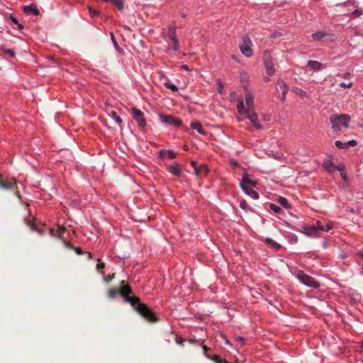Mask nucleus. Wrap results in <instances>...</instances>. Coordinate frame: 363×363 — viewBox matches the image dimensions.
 <instances>
[{"mask_svg": "<svg viewBox=\"0 0 363 363\" xmlns=\"http://www.w3.org/2000/svg\"><path fill=\"white\" fill-rule=\"evenodd\" d=\"M125 281H121V287L111 288L108 291V296L111 298H115L118 294L125 298V301L129 303L131 306L140 315L149 322L155 323L157 321L155 313L147 306L145 303L140 302V298L133 294V291L128 285H123Z\"/></svg>", "mask_w": 363, "mask_h": 363, "instance_id": "obj_1", "label": "nucleus"}, {"mask_svg": "<svg viewBox=\"0 0 363 363\" xmlns=\"http://www.w3.org/2000/svg\"><path fill=\"white\" fill-rule=\"evenodd\" d=\"M351 117L348 114H340L331 115L330 117V122L332 125V128L334 131H338L340 130V127L348 128V123L350 121Z\"/></svg>", "mask_w": 363, "mask_h": 363, "instance_id": "obj_2", "label": "nucleus"}, {"mask_svg": "<svg viewBox=\"0 0 363 363\" xmlns=\"http://www.w3.org/2000/svg\"><path fill=\"white\" fill-rule=\"evenodd\" d=\"M298 280L304 285L312 287L313 289H318L320 286V284L315 280L314 278L305 274L303 272H299L297 274Z\"/></svg>", "mask_w": 363, "mask_h": 363, "instance_id": "obj_3", "label": "nucleus"}, {"mask_svg": "<svg viewBox=\"0 0 363 363\" xmlns=\"http://www.w3.org/2000/svg\"><path fill=\"white\" fill-rule=\"evenodd\" d=\"M242 42L240 45V49L242 53L246 57H251L253 54L251 46L252 45V40L248 36H244L242 39Z\"/></svg>", "mask_w": 363, "mask_h": 363, "instance_id": "obj_4", "label": "nucleus"}, {"mask_svg": "<svg viewBox=\"0 0 363 363\" xmlns=\"http://www.w3.org/2000/svg\"><path fill=\"white\" fill-rule=\"evenodd\" d=\"M159 118L162 123L166 125L179 127L182 125V121L179 118H174L171 115L159 114Z\"/></svg>", "mask_w": 363, "mask_h": 363, "instance_id": "obj_5", "label": "nucleus"}, {"mask_svg": "<svg viewBox=\"0 0 363 363\" xmlns=\"http://www.w3.org/2000/svg\"><path fill=\"white\" fill-rule=\"evenodd\" d=\"M0 187L5 190H11L13 191L15 195H16L18 198L21 197L20 192L18 190V187L16 186V180H13V182H8L0 179Z\"/></svg>", "mask_w": 363, "mask_h": 363, "instance_id": "obj_6", "label": "nucleus"}, {"mask_svg": "<svg viewBox=\"0 0 363 363\" xmlns=\"http://www.w3.org/2000/svg\"><path fill=\"white\" fill-rule=\"evenodd\" d=\"M133 118L137 121L138 125L141 128H144L147 125L146 120L144 118V113L139 109L133 108L132 109Z\"/></svg>", "mask_w": 363, "mask_h": 363, "instance_id": "obj_7", "label": "nucleus"}, {"mask_svg": "<svg viewBox=\"0 0 363 363\" xmlns=\"http://www.w3.org/2000/svg\"><path fill=\"white\" fill-rule=\"evenodd\" d=\"M168 36L172 41V47L174 50H177L179 48V40L177 38L176 28L171 26L168 30Z\"/></svg>", "mask_w": 363, "mask_h": 363, "instance_id": "obj_8", "label": "nucleus"}, {"mask_svg": "<svg viewBox=\"0 0 363 363\" xmlns=\"http://www.w3.org/2000/svg\"><path fill=\"white\" fill-rule=\"evenodd\" d=\"M246 117L251 121L253 126L256 129H260L262 128L261 124L258 121L257 115L255 113L252 112L251 111H247V113L246 114Z\"/></svg>", "mask_w": 363, "mask_h": 363, "instance_id": "obj_9", "label": "nucleus"}, {"mask_svg": "<svg viewBox=\"0 0 363 363\" xmlns=\"http://www.w3.org/2000/svg\"><path fill=\"white\" fill-rule=\"evenodd\" d=\"M277 90H279V89L281 91V99L282 101H284L286 99V94L289 90V87L287 86L286 84L281 79H279L277 82Z\"/></svg>", "mask_w": 363, "mask_h": 363, "instance_id": "obj_10", "label": "nucleus"}, {"mask_svg": "<svg viewBox=\"0 0 363 363\" xmlns=\"http://www.w3.org/2000/svg\"><path fill=\"white\" fill-rule=\"evenodd\" d=\"M303 231L306 235L308 236H319V233L315 228V225H303Z\"/></svg>", "mask_w": 363, "mask_h": 363, "instance_id": "obj_11", "label": "nucleus"}, {"mask_svg": "<svg viewBox=\"0 0 363 363\" xmlns=\"http://www.w3.org/2000/svg\"><path fill=\"white\" fill-rule=\"evenodd\" d=\"M23 11L26 14H33L34 16H38L40 14V11L37 8V6L34 4H32L29 6H24L23 7Z\"/></svg>", "mask_w": 363, "mask_h": 363, "instance_id": "obj_12", "label": "nucleus"}, {"mask_svg": "<svg viewBox=\"0 0 363 363\" xmlns=\"http://www.w3.org/2000/svg\"><path fill=\"white\" fill-rule=\"evenodd\" d=\"M168 171L176 177H179L182 173V168L179 163L174 162L173 164L169 165Z\"/></svg>", "mask_w": 363, "mask_h": 363, "instance_id": "obj_13", "label": "nucleus"}, {"mask_svg": "<svg viewBox=\"0 0 363 363\" xmlns=\"http://www.w3.org/2000/svg\"><path fill=\"white\" fill-rule=\"evenodd\" d=\"M209 169L208 166L206 164H201L199 166V167L196 169L195 174L199 177H205L208 173Z\"/></svg>", "mask_w": 363, "mask_h": 363, "instance_id": "obj_14", "label": "nucleus"}, {"mask_svg": "<svg viewBox=\"0 0 363 363\" xmlns=\"http://www.w3.org/2000/svg\"><path fill=\"white\" fill-rule=\"evenodd\" d=\"M323 167L330 173H333L336 171V165H335L334 163L329 160L323 162Z\"/></svg>", "mask_w": 363, "mask_h": 363, "instance_id": "obj_15", "label": "nucleus"}, {"mask_svg": "<svg viewBox=\"0 0 363 363\" xmlns=\"http://www.w3.org/2000/svg\"><path fill=\"white\" fill-rule=\"evenodd\" d=\"M190 126H191V128L192 129L196 130L198 131V133L201 134V135H205L206 133L205 131V130L203 129V128L202 125L201 124V123L199 122V121L191 123Z\"/></svg>", "mask_w": 363, "mask_h": 363, "instance_id": "obj_16", "label": "nucleus"}, {"mask_svg": "<svg viewBox=\"0 0 363 363\" xmlns=\"http://www.w3.org/2000/svg\"><path fill=\"white\" fill-rule=\"evenodd\" d=\"M237 108L240 114L245 115L247 113V111H250V110L245 108L244 105V101L242 99L238 101L237 104Z\"/></svg>", "mask_w": 363, "mask_h": 363, "instance_id": "obj_17", "label": "nucleus"}, {"mask_svg": "<svg viewBox=\"0 0 363 363\" xmlns=\"http://www.w3.org/2000/svg\"><path fill=\"white\" fill-rule=\"evenodd\" d=\"M308 66L314 71H318L323 67L322 64L318 61L309 60L308 62Z\"/></svg>", "mask_w": 363, "mask_h": 363, "instance_id": "obj_18", "label": "nucleus"}, {"mask_svg": "<svg viewBox=\"0 0 363 363\" xmlns=\"http://www.w3.org/2000/svg\"><path fill=\"white\" fill-rule=\"evenodd\" d=\"M264 66H265V68H266V72H267V74L269 76H272V75H273L274 74L275 69L274 67V65H273L272 61H271V62H266V63H264Z\"/></svg>", "mask_w": 363, "mask_h": 363, "instance_id": "obj_19", "label": "nucleus"}, {"mask_svg": "<svg viewBox=\"0 0 363 363\" xmlns=\"http://www.w3.org/2000/svg\"><path fill=\"white\" fill-rule=\"evenodd\" d=\"M240 183H242L247 186L250 185L252 186H255L257 182L255 180L250 179L247 175H245L242 177V179Z\"/></svg>", "mask_w": 363, "mask_h": 363, "instance_id": "obj_20", "label": "nucleus"}, {"mask_svg": "<svg viewBox=\"0 0 363 363\" xmlns=\"http://www.w3.org/2000/svg\"><path fill=\"white\" fill-rule=\"evenodd\" d=\"M166 153L168 155V157L169 159H174L176 157V156H177L176 152H173L172 150H164V149L160 150V157H163V155L164 154H166Z\"/></svg>", "mask_w": 363, "mask_h": 363, "instance_id": "obj_21", "label": "nucleus"}, {"mask_svg": "<svg viewBox=\"0 0 363 363\" xmlns=\"http://www.w3.org/2000/svg\"><path fill=\"white\" fill-rule=\"evenodd\" d=\"M278 201V203H279L280 205H281L282 206H284V208H291V206H290V204L289 203L288 200H287L286 198H284V197H281H281H279V198L278 199V201Z\"/></svg>", "mask_w": 363, "mask_h": 363, "instance_id": "obj_22", "label": "nucleus"}, {"mask_svg": "<svg viewBox=\"0 0 363 363\" xmlns=\"http://www.w3.org/2000/svg\"><path fill=\"white\" fill-rule=\"evenodd\" d=\"M206 357L214 361L216 363H223V361H224V359H220V356L218 355H211L208 354H206Z\"/></svg>", "mask_w": 363, "mask_h": 363, "instance_id": "obj_23", "label": "nucleus"}, {"mask_svg": "<svg viewBox=\"0 0 363 363\" xmlns=\"http://www.w3.org/2000/svg\"><path fill=\"white\" fill-rule=\"evenodd\" d=\"M325 33L323 32H316L312 34V37L315 40H319L323 38L325 36Z\"/></svg>", "mask_w": 363, "mask_h": 363, "instance_id": "obj_24", "label": "nucleus"}, {"mask_svg": "<svg viewBox=\"0 0 363 363\" xmlns=\"http://www.w3.org/2000/svg\"><path fill=\"white\" fill-rule=\"evenodd\" d=\"M164 84L166 88L171 89L172 91L175 92L178 91L177 86L175 84L171 83L169 81L165 82Z\"/></svg>", "mask_w": 363, "mask_h": 363, "instance_id": "obj_25", "label": "nucleus"}, {"mask_svg": "<svg viewBox=\"0 0 363 363\" xmlns=\"http://www.w3.org/2000/svg\"><path fill=\"white\" fill-rule=\"evenodd\" d=\"M246 105L247 106V109L250 110V107L253 104V98L250 94H247L245 96Z\"/></svg>", "mask_w": 363, "mask_h": 363, "instance_id": "obj_26", "label": "nucleus"}, {"mask_svg": "<svg viewBox=\"0 0 363 363\" xmlns=\"http://www.w3.org/2000/svg\"><path fill=\"white\" fill-rule=\"evenodd\" d=\"M110 116L112 118H113L118 124L122 123V118L117 115V113L115 111H112Z\"/></svg>", "mask_w": 363, "mask_h": 363, "instance_id": "obj_27", "label": "nucleus"}, {"mask_svg": "<svg viewBox=\"0 0 363 363\" xmlns=\"http://www.w3.org/2000/svg\"><path fill=\"white\" fill-rule=\"evenodd\" d=\"M271 58H272V57H271L270 52L268 50L264 51V54H263L264 63H266V62H271L272 61Z\"/></svg>", "mask_w": 363, "mask_h": 363, "instance_id": "obj_28", "label": "nucleus"}, {"mask_svg": "<svg viewBox=\"0 0 363 363\" xmlns=\"http://www.w3.org/2000/svg\"><path fill=\"white\" fill-rule=\"evenodd\" d=\"M269 208H270V210L273 211L276 213H279L281 211V208L279 206H277L274 203H270Z\"/></svg>", "mask_w": 363, "mask_h": 363, "instance_id": "obj_29", "label": "nucleus"}, {"mask_svg": "<svg viewBox=\"0 0 363 363\" xmlns=\"http://www.w3.org/2000/svg\"><path fill=\"white\" fill-rule=\"evenodd\" d=\"M65 244H66V245L67 247L74 250L77 255H82L84 253L80 247H72L71 243L69 242H65Z\"/></svg>", "mask_w": 363, "mask_h": 363, "instance_id": "obj_30", "label": "nucleus"}, {"mask_svg": "<svg viewBox=\"0 0 363 363\" xmlns=\"http://www.w3.org/2000/svg\"><path fill=\"white\" fill-rule=\"evenodd\" d=\"M240 207L242 209H243V210H245L246 211L250 209L248 207L247 203V201L245 199H241L240 200Z\"/></svg>", "mask_w": 363, "mask_h": 363, "instance_id": "obj_31", "label": "nucleus"}, {"mask_svg": "<svg viewBox=\"0 0 363 363\" xmlns=\"http://www.w3.org/2000/svg\"><path fill=\"white\" fill-rule=\"evenodd\" d=\"M26 223L28 226H29L33 230H36L41 233L40 231L37 228L36 225L32 220H26Z\"/></svg>", "mask_w": 363, "mask_h": 363, "instance_id": "obj_32", "label": "nucleus"}, {"mask_svg": "<svg viewBox=\"0 0 363 363\" xmlns=\"http://www.w3.org/2000/svg\"><path fill=\"white\" fill-rule=\"evenodd\" d=\"M265 242L268 245H271L274 246V247H276L277 249H279L280 247V245L278 243H277L276 242H274L271 238H267Z\"/></svg>", "mask_w": 363, "mask_h": 363, "instance_id": "obj_33", "label": "nucleus"}, {"mask_svg": "<svg viewBox=\"0 0 363 363\" xmlns=\"http://www.w3.org/2000/svg\"><path fill=\"white\" fill-rule=\"evenodd\" d=\"M335 144V146L339 149H347L346 143H342L340 140H336Z\"/></svg>", "mask_w": 363, "mask_h": 363, "instance_id": "obj_34", "label": "nucleus"}, {"mask_svg": "<svg viewBox=\"0 0 363 363\" xmlns=\"http://www.w3.org/2000/svg\"><path fill=\"white\" fill-rule=\"evenodd\" d=\"M10 19L11 21L16 25L18 26V28L21 30V29H23V25H21V23H18V20L13 16H10Z\"/></svg>", "mask_w": 363, "mask_h": 363, "instance_id": "obj_35", "label": "nucleus"}, {"mask_svg": "<svg viewBox=\"0 0 363 363\" xmlns=\"http://www.w3.org/2000/svg\"><path fill=\"white\" fill-rule=\"evenodd\" d=\"M318 233L320 231H323V223L320 220H317L315 225H314Z\"/></svg>", "mask_w": 363, "mask_h": 363, "instance_id": "obj_36", "label": "nucleus"}, {"mask_svg": "<svg viewBox=\"0 0 363 363\" xmlns=\"http://www.w3.org/2000/svg\"><path fill=\"white\" fill-rule=\"evenodd\" d=\"M248 196L254 199H257L259 198V194L253 189H252V191H249Z\"/></svg>", "mask_w": 363, "mask_h": 363, "instance_id": "obj_37", "label": "nucleus"}, {"mask_svg": "<svg viewBox=\"0 0 363 363\" xmlns=\"http://www.w3.org/2000/svg\"><path fill=\"white\" fill-rule=\"evenodd\" d=\"M333 225L332 223H327L325 225H323V231L324 232H328L330 230L333 228Z\"/></svg>", "mask_w": 363, "mask_h": 363, "instance_id": "obj_38", "label": "nucleus"}, {"mask_svg": "<svg viewBox=\"0 0 363 363\" xmlns=\"http://www.w3.org/2000/svg\"><path fill=\"white\" fill-rule=\"evenodd\" d=\"M4 53L9 55L11 57L15 56V52L12 49L2 48Z\"/></svg>", "mask_w": 363, "mask_h": 363, "instance_id": "obj_39", "label": "nucleus"}, {"mask_svg": "<svg viewBox=\"0 0 363 363\" xmlns=\"http://www.w3.org/2000/svg\"><path fill=\"white\" fill-rule=\"evenodd\" d=\"M89 11L91 17L97 16L99 14V11L93 9L91 6H89Z\"/></svg>", "mask_w": 363, "mask_h": 363, "instance_id": "obj_40", "label": "nucleus"}, {"mask_svg": "<svg viewBox=\"0 0 363 363\" xmlns=\"http://www.w3.org/2000/svg\"><path fill=\"white\" fill-rule=\"evenodd\" d=\"M240 186L242 188V189L248 195V193H249V191H252V189L250 188L248 186L242 184V183H240Z\"/></svg>", "mask_w": 363, "mask_h": 363, "instance_id": "obj_41", "label": "nucleus"}, {"mask_svg": "<svg viewBox=\"0 0 363 363\" xmlns=\"http://www.w3.org/2000/svg\"><path fill=\"white\" fill-rule=\"evenodd\" d=\"M346 145H347V149L349 147H354V146L357 145V143L354 140H351L347 142Z\"/></svg>", "mask_w": 363, "mask_h": 363, "instance_id": "obj_42", "label": "nucleus"}, {"mask_svg": "<svg viewBox=\"0 0 363 363\" xmlns=\"http://www.w3.org/2000/svg\"><path fill=\"white\" fill-rule=\"evenodd\" d=\"M111 40H112V41L113 43L115 48L117 49V50H119L120 47H119V45H118V43H117V41H116V40L115 38V36H114V35L113 33H111Z\"/></svg>", "mask_w": 363, "mask_h": 363, "instance_id": "obj_43", "label": "nucleus"}, {"mask_svg": "<svg viewBox=\"0 0 363 363\" xmlns=\"http://www.w3.org/2000/svg\"><path fill=\"white\" fill-rule=\"evenodd\" d=\"M352 82H350V83L342 82L340 84V86L343 87V88H350V87H352Z\"/></svg>", "mask_w": 363, "mask_h": 363, "instance_id": "obj_44", "label": "nucleus"}, {"mask_svg": "<svg viewBox=\"0 0 363 363\" xmlns=\"http://www.w3.org/2000/svg\"><path fill=\"white\" fill-rule=\"evenodd\" d=\"M362 11L358 10V9H356L354 10L353 12H352V15L354 16V17H359L361 14H362Z\"/></svg>", "mask_w": 363, "mask_h": 363, "instance_id": "obj_45", "label": "nucleus"}, {"mask_svg": "<svg viewBox=\"0 0 363 363\" xmlns=\"http://www.w3.org/2000/svg\"><path fill=\"white\" fill-rule=\"evenodd\" d=\"M296 93L297 94H298V95L301 96H306V91H304L301 90V89H296Z\"/></svg>", "mask_w": 363, "mask_h": 363, "instance_id": "obj_46", "label": "nucleus"}, {"mask_svg": "<svg viewBox=\"0 0 363 363\" xmlns=\"http://www.w3.org/2000/svg\"><path fill=\"white\" fill-rule=\"evenodd\" d=\"M345 167L344 164H340V165L336 166V170H338L340 172H342V171L345 172Z\"/></svg>", "mask_w": 363, "mask_h": 363, "instance_id": "obj_47", "label": "nucleus"}, {"mask_svg": "<svg viewBox=\"0 0 363 363\" xmlns=\"http://www.w3.org/2000/svg\"><path fill=\"white\" fill-rule=\"evenodd\" d=\"M115 274H113L112 276L108 275V277L104 278L105 281L109 282L112 280V279L114 278Z\"/></svg>", "mask_w": 363, "mask_h": 363, "instance_id": "obj_48", "label": "nucleus"}, {"mask_svg": "<svg viewBox=\"0 0 363 363\" xmlns=\"http://www.w3.org/2000/svg\"><path fill=\"white\" fill-rule=\"evenodd\" d=\"M237 340L241 344V345H244L245 343V340L242 337H238L237 338Z\"/></svg>", "mask_w": 363, "mask_h": 363, "instance_id": "obj_49", "label": "nucleus"}, {"mask_svg": "<svg viewBox=\"0 0 363 363\" xmlns=\"http://www.w3.org/2000/svg\"><path fill=\"white\" fill-rule=\"evenodd\" d=\"M191 164L192 167L194 169V172H196V169L199 167L197 163L195 161H191Z\"/></svg>", "mask_w": 363, "mask_h": 363, "instance_id": "obj_50", "label": "nucleus"}, {"mask_svg": "<svg viewBox=\"0 0 363 363\" xmlns=\"http://www.w3.org/2000/svg\"><path fill=\"white\" fill-rule=\"evenodd\" d=\"M202 348H203V351H204V354H205V355H206V354H208V353H207V352H208V350H211V348L208 347H207L206 345H202Z\"/></svg>", "mask_w": 363, "mask_h": 363, "instance_id": "obj_51", "label": "nucleus"}, {"mask_svg": "<svg viewBox=\"0 0 363 363\" xmlns=\"http://www.w3.org/2000/svg\"><path fill=\"white\" fill-rule=\"evenodd\" d=\"M240 79H241V81H242V82H244V81L247 80V74H245V73L242 74L240 75Z\"/></svg>", "mask_w": 363, "mask_h": 363, "instance_id": "obj_52", "label": "nucleus"}, {"mask_svg": "<svg viewBox=\"0 0 363 363\" xmlns=\"http://www.w3.org/2000/svg\"><path fill=\"white\" fill-rule=\"evenodd\" d=\"M340 176L341 177L344 179V180H347V174H346V172H340Z\"/></svg>", "mask_w": 363, "mask_h": 363, "instance_id": "obj_53", "label": "nucleus"}, {"mask_svg": "<svg viewBox=\"0 0 363 363\" xmlns=\"http://www.w3.org/2000/svg\"><path fill=\"white\" fill-rule=\"evenodd\" d=\"M104 267H105V264H104V263H99V264H97V265H96V268H97L98 269H103V268H104Z\"/></svg>", "mask_w": 363, "mask_h": 363, "instance_id": "obj_54", "label": "nucleus"}, {"mask_svg": "<svg viewBox=\"0 0 363 363\" xmlns=\"http://www.w3.org/2000/svg\"><path fill=\"white\" fill-rule=\"evenodd\" d=\"M264 79L265 82H269V78L267 77H264Z\"/></svg>", "mask_w": 363, "mask_h": 363, "instance_id": "obj_55", "label": "nucleus"}, {"mask_svg": "<svg viewBox=\"0 0 363 363\" xmlns=\"http://www.w3.org/2000/svg\"><path fill=\"white\" fill-rule=\"evenodd\" d=\"M123 28L127 30H130V28L128 26H124Z\"/></svg>", "mask_w": 363, "mask_h": 363, "instance_id": "obj_56", "label": "nucleus"}, {"mask_svg": "<svg viewBox=\"0 0 363 363\" xmlns=\"http://www.w3.org/2000/svg\"><path fill=\"white\" fill-rule=\"evenodd\" d=\"M349 75H350V74H349V73H345V77H347V76H349Z\"/></svg>", "mask_w": 363, "mask_h": 363, "instance_id": "obj_57", "label": "nucleus"}, {"mask_svg": "<svg viewBox=\"0 0 363 363\" xmlns=\"http://www.w3.org/2000/svg\"><path fill=\"white\" fill-rule=\"evenodd\" d=\"M184 149L187 150H188V147L186 145H184Z\"/></svg>", "mask_w": 363, "mask_h": 363, "instance_id": "obj_58", "label": "nucleus"}, {"mask_svg": "<svg viewBox=\"0 0 363 363\" xmlns=\"http://www.w3.org/2000/svg\"><path fill=\"white\" fill-rule=\"evenodd\" d=\"M223 363H230V362H228L226 359H224V361H223Z\"/></svg>", "mask_w": 363, "mask_h": 363, "instance_id": "obj_59", "label": "nucleus"}, {"mask_svg": "<svg viewBox=\"0 0 363 363\" xmlns=\"http://www.w3.org/2000/svg\"><path fill=\"white\" fill-rule=\"evenodd\" d=\"M359 125L360 127H362V128H363V121H362V123H359Z\"/></svg>", "mask_w": 363, "mask_h": 363, "instance_id": "obj_60", "label": "nucleus"}, {"mask_svg": "<svg viewBox=\"0 0 363 363\" xmlns=\"http://www.w3.org/2000/svg\"><path fill=\"white\" fill-rule=\"evenodd\" d=\"M361 347L363 350V341L361 342Z\"/></svg>", "mask_w": 363, "mask_h": 363, "instance_id": "obj_61", "label": "nucleus"}, {"mask_svg": "<svg viewBox=\"0 0 363 363\" xmlns=\"http://www.w3.org/2000/svg\"><path fill=\"white\" fill-rule=\"evenodd\" d=\"M89 258H91V254L89 253Z\"/></svg>", "mask_w": 363, "mask_h": 363, "instance_id": "obj_62", "label": "nucleus"}, {"mask_svg": "<svg viewBox=\"0 0 363 363\" xmlns=\"http://www.w3.org/2000/svg\"><path fill=\"white\" fill-rule=\"evenodd\" d=\"M362 258H363V255H362Z\"/></svg>", "mask_w": 363, "mask_h": 363, "instance_id": "obj_63", "label": "nucleus"}]
</instances>
